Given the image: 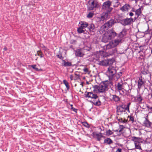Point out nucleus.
<instances>
[{"instance_id":"18","label":"nucleus","mask_w":152,"mask_h":152,"mask_svg":"<svg viewBox=\"0 0 152 152\" xmlns=\"http://www.w3.org/2000/svg\"><path fill=\"white\" fill-rule=\"evenodd\" d=\"M144 82L143 81L142 78H140L138 82V88L140 89L142 86L144 84Z\"/></svg>"},{"instance_id":"44","label":"nucleus","mask_w":152,"mask_h":152,"mask_svg":"<svg viewBox=\"0 0 152 152\" xmlns=\"http://www.w3.org/2000/svg\"><path fill=\"white\" fill-rule=\"evenodd\" d=\"M71 108L72 110L73 111H74L76 112H77V110L76 109H75L74 108H73V107H71Z\"/></svg>"},{"instance_id":"9","label":"nucleus","mask_w":152,"mask_h":152,"mask_svg":"<svg viewBox=\"0 0 152 152\" xmlns=\"http://www.w3.org/2000/svg\"><path fill=\"white\" fill-rule=\"evenodd\" d=\"M111 12L106 11V12L103 13L101 15V19L102 20L107 19L109 18L110 16Z\"/></svg>"},{"instance_id":"50","label":"nucleus","mask_w":152,"mask_h":152,"mask_svg":"<svg viewBox=\"0 0 152 152\" xmlns=\"http://www.w3.org/2000/svg\"><path fill=\"white\" fill-rule=\"evenodd\" d=\"M48 49H45V50H46V51H48Z\"/></svg>"},{"instance_id":"31","label":"nucleus","mask_w":152,"mask_h":152,"mask_svg":"<svg viewBox=\"0 0 152 152\" xmlns=\"http://www.w3.org/2000/svg\"><path fill=\"white\" fill-rule=\"evenodd\" d=\"M63 83L66 86L67 89H69V87L68 82L66 80H63Z\"/></svg>"},{"instance_id":"26","label":"nucleus","mask_w":152,"mask_h":152,"mask_svg":"<svg viewBox=\"0 0 152 152\" xmlns=\"http://www.w3.org/2000/svg\"><path fill=\"white\" fill-rule=\"evenodd\" d=\"M106 25V23L102 26L101 27V29H102L103 30V31H105L106 30H107L109 28H110L108 27L107 25Z\"/></svg>"},{"instance_id":"12","label":"nucleus","mask_w":152,"mask_h":152,"mask_svg":"<svg viewBox=\"0 0 152 152\" xmlns=\"http://www.w3.org/2000/svg\"><path fill=\"white\" fill-rule=\"evenodd\" d=\"M130 7L129 4H126L122 7L120 10L123 12H125L126 11H127Z\"/></svg>"},{"instance_id":"35","label":"nucleus","mask_w":152,"mask_h":152,"mask_svg":"<svg viewBox=\"0 0 152 152\" xmlns=\"http://www.w3.org/2000/svg\"><path fill=\"white\" fill-rule=\"evenodd\" d=\"M82 124L84 126L87 127H89V124L86 122H82Z\"/></svg>"},{"instance_id":"54","label":"nucleus","mask_w":152,"mask_h":152,"mask_svg":"<svg viewBox=\"0 0 152 152\" xmlns=\"http://www.w3.org/2000/svg\"><path fill=\"white\" fill-rule=\"evenodd\" d=\"M151 42H152V40H151Z\"/></svg>"},{"instance_id":"45","label":"nucleus","mask_w":152,"mask_h":152,"mask_svg":"<svg viewBox=\"0 0 152 152\" xmlns=\"http://www.w3.org/2000/svg\"><path fill=\"white\" fill-rule=\"evenodd\" d=\"M117 50L115 48L113 50V53H115L116 52H117Z\"/></svg>"},{"instance_id":"43","label":"nucleus","mask_w":152,"mask_h":152,"mask_svg":"<svg viewBox=\"0 0 152 152\" xmlns=\"http://www.w3.org/2000/svg\"><path fill=\"white\" fill-rule=\"evenodd\" d=\"M121 151H122V150L121 148H118L117 151L115 152H121Z\"/></svg>"},{"instance_id":"48","label":"nucleus","mask_w":152,"mask_h":152,"mask_svg":"<svg viewBox=\"0 0 152 152\" xmlns=\"http://www.w3.org/2000/svg\"><path fill=\"white\" fill-rule=\"evenodd\" d=\"M4 50L6 51L7 50V48L6 47H4Z\"/></svg>"},{"instance_id":"21","label":"nucleus","mask_w":152,"mask_h":152,"mask_svg":"<svg viewBox=\"0 0 152 152\" xmlns=\"http://www.w3.org/2000/svg\"><path fill=\"white\" fill-rule=\"evenodd\" d=\"M76 56L79 57H82L83 56L84 54L81 52L80 50H78L76 51Z\"/></svg>"},{"instance_id":"28","label":"nucleus","mask_w":152,"mask_h":152,"mask_svg":"<svg viewBox=\"0 0 152 152\" xmlns=\"http://www.w3.org/2000/svg\"><path fill=\"white\" fill-rule=\"evenodd\" d=\"M136 98L138 102H142V97L140 95H137L136 97Z\"/></svg>"},{"instance_id":"29","label":"nucleus","mask_w":152,"mask_h":152,"mask_svg":"<svg viewBox=\"0 0 152 152\" xmlns=\"http://www.w3.org/2000/svg\"><path fill=\"white\" fill-rule=\"evenodd\" d=\"M89 30L91 31H94V27L93 24H90L88 26V27Z\"/></svg>"},{"instance_id":"11","label":"nucleus","mask_w":152,"mask_h":152,"mask_svg":"<svg viewBox=\"0 0 152 152\" xmlns=\"http://www.w3.org/2000/svg\"><path fill=\"white\" fill-rule=\"evenodd\" d=\"M89 9L90 10H93L94 8L97 7V4L94 2L93 0H90L89 1Z\"/></svg>"},{"instance_id":"3","label":"nucleus","mask_w":152,"mask_h":152,"mask_svg":"<svg viewBox=\"0 0 152 152\" xmlns=\"http://www.w3.org/2000/svg\"><path fill=\"white\" fill-rule=\"evenodd\" d=\"M94 91H98L99 92H103L108 90V84L107 82L101 83L99 86L95 85L94 87Z\"/></svg>"},{"instance_id":"13","label":"nucleus","mask_w":152,"mask_h":152,"mask_svg":"<svg viewBox=\"0 0 152 152\" xmlns=\"http://www.w3.org/2000/svg\"><path fill=\"white\" fill-rule=\"evenodd\" d=\"M110 97L111 100L112 101L116 102L119 101L120 100L119 97L115 95H110Z\"/></svg>"},{"instance_id":"8","label":"nucleus","mask_w":152,"mask_h":152,"mask_svg":"<svg viewBox=\"0 0 152 152\" xmlns=\"http://www.w3.org/2000/svg\"><path fill=\"white\" fill-rule=\"evenodd\" d=\"M134 22L132 18H127L124 19L121 21L122 24L124 26H126L130 25Z\"/></svg>"},{"instance_id":"5","label":"nucleus","mask_w":152,"mask_h":152,"mask_svg":"<svg viewBox=\"0 0 152 152\" xmlns=\"http://www.w3.org/2000/svg\"><path fill=\"white\" fill-rule=\"evenodd\" d=\"M111 3L110 1H107L103 3L102 9L104 11L111 12L113 8L110 7Z\"/></svg>"},{"instance_id":"23","label":"nucleus","mask_w":152,"mask_h":152,"mask_svg":"<svg viewBox=\"0 0 152 152\" xmlns=\"http://www.w3.org/2000/svg\"><path fill=\"white\" fill-rule=\"evenodd\" d=\"M123 85L121 83H118L117 84V88L118 90L120 91L123 89Z\"/></svg>"},{"instance_id":"47","label":"nucleus","mask_w":152,"mask_h":152,"mask_svg":"<svg viewBox=\"0 0 152 152\" xmlns=\"http://www.w3.org/2000/svg\"><path fill=\"white\" fill-rule=\"evenodd\" d=\"M133 15L134 14L132 12H131L129 13V15L131 16H133Z\"/></svg>"},{"instance_id":"27","label":"nucleus","mask_w":152,"mask_h":152,"mask_svg":"<svg viewBox=\"0 0 152 152\" xmlns=\"http://www.w3.org/2000/svg\"><path fill=\"white\" fill-rule=\"evenodd\" d=\"M123 130V128H120V129H118V130H115L114 131L115 132H117V134L119 135H120L122 133Z\"/></svg>"},{"instance_id":"7","label":"nucleus","mask_w":152,"mask_h":152,"mask_svg":"<svg viewBox=\"0 0 152 152\" xmlns=\"http://www.w3.org/2000/svg\"><path fill=\"white\" fill-rule=\"evenodd\" d=\"M114 62V60L112 59H108L99 62V64L103 66H109L113 65Z\"/></svg>"},{"instance_id":"52","label":"nucleus","mask_w":152,"mask_h":152,"mask_svg":"<svg viewBox=\"0 0 152 152\" xmlns=\"http://www.w3.org/2000/svg\"><path fill=\"white\" fill-rule=\"evenodd\" d=\"M71 106L72 107V104H71Z\"/></svg>"},{"instance_id":"15","label":"nucleus","mask_w":152,"mask_h":152,"mask_svg":"<svg viewBox=\"0 0 152 152\" xmlns=\"http://www.w3.org/2000/svg\"><path fill=\"white\" fill-rule=\"evenodd\" d=\"M131 104V103L129 102V103L127 105V106L126 107L125 105H120L119 106L120 107L122 108V110H123L124 111V112H125V110H127L129 112V106Z\"/></svg>"},{"instance_id":"36","label":"nucleus","mask_w":152,"mask_h":152,"mask_svg":"<svg viewBox=\"0 0 152 152\" xmlns=\"http://www.w3.org/2000/svg\"><path fill=\"white\" fill-rule=\"evenodd\" d=\"M94 15V13L92 12H89L87 15V17L88 18H91L93 17Z\"/></svg>"},{"instance_id":"40","label":"nucleus","mask_w":152,"mask_h":152,"mask_svg":"<svg viewBox=\"0 0 152 152\" xmlns=\"http://www.w3.org/2000/svg\"><path fill=\"white\" fill-rule=\"evenodd\" d=\"M56 56L60 59H63L64 58L61 54L57 55Z\"/></svg>"},{"instance_id":"4","label":"nucleus","mask_w":152,"mask_h":152,"mask_svg":"<svg viewBox=\"0 0 152 152\" xmlns=\"http://www.w3.org/2000/svg\"><path fill=\"white\" fill-rule=\"evenodd\" d=\"M116 73V67L113 65L110 66L108 68L106 73L110 77H112Z\"/></svg>"},{"instance_id":"6","label":"nucleus","mask_w":152,"mask_h":152,"mask_svg":"<svg viewBox=\"0 0 152 152\" xmlns=\"http://www.w3.org/2000/svg\"><path fill=\"white\" fill-rule=\"evenodd\" d=\"M132 140L134 142L135 148L141 150L140 146L141 140L140 138L133 137L132 138Z\"/></svg>"},{"instance_id":"2","label":"nucleus","mask_w":152,"mask_h":152,"mask_svg":"<svg viewBox=\"0 0 152 152\" xmlns=\"http://www.w3.org/2000/svg\"><path fill=\"white\" fill-rule=\"evenodd\" d=\"M123 32H121L119 34V36L120 37L118 39H115L114 41L110 42L106 46L107 49H110L113 48L117 46L121 42L122 39L124 36V35L122 34Z\"/></svg>"},{"instance_id":"16","label":"nucleus","mask_w":152,"mask_h":152,"mask_svg":"<svg viewBox=\"0 0 152 152\" xmlns=\"http://www.w3.org/2000/svg\"><path fill=\"white\" fill-rule=\"evenodd\" d=\"M79 24L80 25V26L83 28H84L88 26V23L84 21H81L79 23Z\"/></svg>"},{"instance_id":"22","label":"nucleus","mask_w":152,"mask_h":152,"mask_svg":"<svg viewBox=\"0 0 152 152\" xmlns=\"http://www.w3.org/2000/svg\"><path fill=\"white\" fill-rule=\"evenodd\" d=\"M134 12H135L136 15L137 16V18H138L139 15L141 13V8H140L138 9L135 11Z\"/></svg>"},{"instance_id":"53","label":"nucleus","mask_w":152,"mask_h":152,"mask_svg":"<svg viewBox=\"0 0 152 152\" xmlns=\"http://www.w3.org/2000/svg\"><path fill=\"white\" fill-rule=\"evenodd\" d=\"M115 0V1H116L117 2L118 0Z\"/></svg>"},{"instance_id":"32","label":"nucleus","mask_w":152,"mask_h":152,"mask_svg":"<svg viewBox=\"0 0 152 152\" xmlns=\"http://www.w3.org/2000/svg\"><path fill=\"white\" fill-rule=\"evenodd\" d=\"M83 28L80 26V27L78 28L77 31L78 33H82L84 31L83 30Z\"/></svg>"},{"instance_id":"30","label":"nucleus","mask_w":152,"mask_h":152,"mask_svg":"<svg viewBox=\"0 0 152 152\" xmlns=\"http://www.w3.org/2000/svg\"><path fill=\"white\" fill-rule=\"evenodd\" d=\"M63 61H64V65L65 66H70L72 65L70 62H66L64 60H63Z\"/></svg>"},{"instance_id":"37","label":"nucleus","mask_w":152,"mask_h":152,"mask_svg":"<svg viewBox=\"0 0 152 152\" xmlns=\"http://www.w3.org/2000/svg\"><path fill=\"white\" fill-rule=\"evenodd\" d=\"M36 65H33L31 66V67H32L33 69H35L36 71H38L39 70V69L36 67Z\"/></svg>"},{"instance_id":"33","label":"nucleus","mask_w":152,"mask_h":152,"mask_svg":"<svg viewBox=\"0 0 152 152\" xmlns=\"http://www.w3.org/2000/svg\"><path fill=\"white\" fill-rule=\"evenodd\" d=\"M101 102L98 99V101H94V104L95 105L97 106H99L101 105Z\"/></svg>"},{"instance_id":"34","label":"nucleus","mask_w":152,"mask_h":152,"mask_svg":"<svg viewBox=\"0 0 152 152\" xmlns=\"http://www.w3.org/2000/svg\"><path fill=\"white\" fill-rule=\"evenodd\" d=\"M37 54L38 56H40L41 58L43 57V55L40 51H37Z\"/></svg>"},{"instance_id":"1","label":"nucleus","mask_w":152,"mask_h":152,"mask_svg":"<svg viewBox=\"0 0 152 152\" xmlns=\"http://www.w3.org/2000/svg\"><path fill=\"white\" fill-rule=\"evenodd\" d=\"M116 35V33L113 29L109 30L106 32L103 35L102 41L104 42H106L109 40L113 38Z\"/></svg>"},{"instance_id":"51","label":"nucleus","mask_w":152,"mask_h":152,"mask_svg":"<svg viewBox=\"0 0 152 152\" xmlns=\"http://www.w3.org/2000/svg\"><path fill=\"white\" fill-rule=\"evenodd\" d=\"M151 53H152V49L151 50Z\"/></svg>"},{"instance_id":"19","label":"nucleus","mask_w":152,"mask_h":152,"mask_svg":"<svg viewBox=\"0 0 152 152\" xmlns=\"http://www.w3.org/2000/svg\"><path fill=\"white\" fill-rule=\"evenodd\" d=\"M122 108L119 106L117 107V115H119L121 114L122 112H124V111L122 110Z\"/></svg>"},{"instance_id":"42","label":"nucleus","mask_w":152,"mask_h":152,"mask_svg":"<svg viewBox=\"0 0 152 152\" xmlns=\"http://www.w3.org/2000/svg\"><path fill=\"white\" fill-rule=\"evenodd\" d=\"M129 117L130 118L129 120L130 121H131L133 122L134 121V118L132 117L131 116Z\"/></svg>"},{"instance_id":"41","label":"nucleus","mask_w":152,"mask_h":152,"mask_svg":"<svg viewBox=\"0 0 152 152\" xmlns=\"http://www.w3.org/2000/svg\"><path fill=\"white\" fill-rule=\"evenodd\" d=\"M147 107L148 110H150L151 111H152V107L148 106Z\"/></svg>"},{"instance_id":"46","label":"nucleus","mask_w":152,"mask_h":152,"mask_svg":"<svg viewBox=\"0 0 152 152\" xmlns=\"http://www.w3.org/2000/svg\"><path fill=\"white\" fill-rule=\"evenodd\" d=\"M73 76L72 75H71L70 76V77L71 80H73Z\"/></svg>"},{"instance_id":"24","label":"nucleus","mask_w":152,"mask_h":152,"mask_svg":"<svg viewBox=\"0 0 152 152\" xmlns=\"http://www.w3.org/2000/svg\"><path fill=\"white\" fill-rule=\"evenodd\" d=\"M112 142V141L110 138H107L104 140V143L107 144H110Z\"/></svg>"},{"instance_id":"39","label":"nucleus","mask_w":152,"mask_h":152,"mask_svg":"<svg viewBox=\"0 0 152 152\" xmlns=\"http://www.w3.org/2000/svg\"><path fill=\"white\" fill-rule=\"evenodd\" d=\"M83 71L86 73H88V69L87 68H85L83 69Z\"/></svg>"},{"instance_id":"38","label":"nucleus","mask_w":152,"mask_h":152,"mask_svg":"<svg viewBox=\"0 0 152 152\" xmlns=\"http://www.w3.org/2000/svg\"><path fill=\"white\" fill-rule=\"evenodd\" d=\"M113 133L112 131L109 130L108 131H107L106 134L107 135H109L112 134Z\"/></svg>"},{"instance_id":"14","label":"nucleus","mask_w":152,"mask_h":152,"mask_svg":"<svg viewBox=\"0 0 152 152\" xmlns=\"http://www.w3.org/2000/svg\"><path fill=\"white\" fill-rule=\"evenodd\" d=\"M115 23L114 20L111 19L106 23V25H107L110 28Z\"/></svg>"},{"instance_id":"20","label":"nucleus","mask_w":152,"mask_h":152,"mask_svg":"<svg viewBox=\"0 0 152 152\" xmlns=\"http://www.w3.org/2000/svg\"><path fill=\"white\" fill-rule=\"evenodd\" d=\"M94 135L96 137L97 140L98 141H100L101 140V138L102 137L101 133H93Z\"/></svg>"},{"instance_id":"10","label":"nucleus","mask_w":152,"mask_h":152,"mask_svg":"<svg viewBox=\"0 0 152 152\" xmlns=\"http://www.w3.org/2000/svg\"><path fill=\"white\" fill-rule=\"evenodd\" d=\"M85 96L86 97L90 98L93 99H96L98 98L97 96L92 92H87L85 94Z\"/></svg>"},{"instance_id":"25","label":"nucleus","mask_w":152,"mask_h":152,"mask_svg":"<svg viewBox=\"0 0 152 152\" xmlns=\"http://www.w3.org/2000/svg\"><path fill=\"white\" fill-rule=\"evenodd\" d=\"M116 118L117 120L120 122H122L124 123H126L127 121V120L123 119L122 118H118V117H116Z\"/></svg>"},{"instance_id":"17","label":"nucleus","mask_w":152,"mask_h":152,"mask_svg":"<svg viewBox=\"0 0 152 152\" xmlns=\"http://www.w3.org/2000/svg\"><path fill=\"white\" fill-rule=\"evenodd\" d=\"M151 122L146 118L143 123L144 125L146 127H150L151 126Z\"/></svg>"},{"instance_id":"49","label":"nucleus","mask_w":152,"mask_h":152,"mask_svg":"<svg viewBox=\"0 0 152 152\" xmlns=\"http://www.w3.org/2000/svg\"><path fill=\"white\" fill-rule=\"evenodd\" d=\"M150 138L152 140V133L151 134V135H150Z\"/></svg>"}]
</instances>
